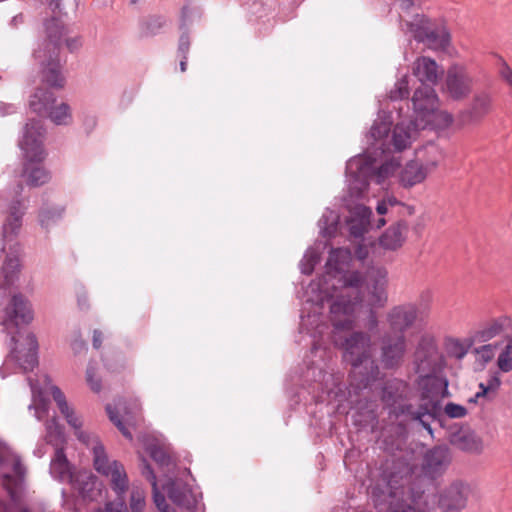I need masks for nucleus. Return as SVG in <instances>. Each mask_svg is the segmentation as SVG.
<instances>
[{
	"label": "nucleus",
	"mask_w": 512,
	"mask_h": 512,
	"mask_svg": "<svg viewBox=\"0 0 512 512\" xmlns=\"http://www.w3.org/2000/svg\"><path fill=\"white\" fill-rule=\"evenodd\" d=\"M413 108L415 113V129H410L404 123L397 124L389 134V124L382 122L375 124L371 129V136L375 140V149H381V161L384 163L378 169L376 177L384 180L394 176L398 170V161L395 157L389 158L384 146L392 144L395 150L406 148L416 134V129L432 125L436 128H446L452 122L449 113L440 109L439 100L430 86L419 87L413 95Z\"/></svg>",
	"instance_id": "f257e3e1"
},
{
	"label": "nucleus",
	"mask_w": 512,
	"mask_h": 512,
	"mask_svg": "<svg viewBox=\"0 0 512 512\" xmlns=\"http://www.w3.org/2000/svg\"><path fill=\"white\" fill-rule=\"evenodd\" d=\"M474 370L484 371L488 367H495L486 383L479 384V391L475 398L479 399L496 391L501 380L499 373L512 372V334L506 339L496 340L476 347L473 352Z\"/></svg>",
	"instance_id": "f03ea898"
},
{
	"label": "nucleus",
	"mask_w": 512,
	"mask_h": 512,
	"mask_svg": "<svg viewBox=\"0 0 512 512\" xmlns=\"http://www.w3.org/2000/svg\"><path fill=\"white\" fill-rule=\"evenodd\" d=\"M43 129L39 121H33L26 126L21 149L25 153L26 163L23 177L31 185H42L49 179L48 172L41 165Z\"/></svg>",
	"instance_id": "7ed1b4c3"
},
{
	"label": "nucleus",
	"mask_w": 512,
	"mask_h": 512,
	"mask_svg": "<svg viewBox=\"0 0 512 512\" xmlns=\"http://www.w3.org/2000/svg\"><path fill=\"white\" fill-rule=\"evenodd\" d=\"M29 103L35 112L46 115L56 125L72 123L71 107L63 101H58L50 90L38 89L31 96Z\"/></svg>",
	"instance_id": "20e7f679"
},
{
	"label": "nucleus",
	"mask_w": 512,
	"mask_h": 512,
	"mask_svg": "<svg viewBox=\"0 0 512 512\" xmlns=\"http://www.w3.org/2000/svg\"><path fill=\"white\" fill-rule=\"evenodd\" d=\"M46 439L53 445L55 450V456L51 463L52 473L61 479L72 480L73 476L70 472V467L62 453V445L66 440L65 432L63 427L54 418L46 423Z\"/></svg>",
	"instance_id": "39448f33"
},
{
	"label": "nucleus",
	"mask_w": 512,
	"mask_h": 512,
	"mask_svg": "<svg viewBox=\"0 0 512 512\" xmlns=\"http://www.w3.org/2000/svg\"><path fill=\"white\" fill-rule=\"evenodd\" d=\"M511 334L512 319L508 316H500L485 323L476 332V338L482 342L491 343L496 340L506 339Z\"/></svg>",
	"instance_id": "423d86ee"
},
{
	"label": "nucleus",
	"mask_w": 512,
	"mask_h": 512,
	"mask_svg": "<svg viewBox=\"0 0 512 512\" xmlns=\"http://www.w3.org/2000/svg\"><path fill=\"white\" fill-rule=\"evenodd\" d=\"M33 317L29 301L22 295H14L5 309L4 322L16 326L24 325L29 324Z\"/></svg>",
	"instance_id": "0eeeda50"
},
{
	"label": "nucleus",
	"mask_w": 512,
	"mask_h": 512,
	"mask_svg": "<svg viewBox=\"0 0 512 512\" xmlns=\"http://www.w3.org/2000/svg\"><path fill=\"white\" fill-rule=\"evenodd\" d=\"M0 469L4 477V486L13 493L21 480L22 468L18 459L6 448H0Z\"/></svg>",
	"instance_id": "6e6552de"
},
{
	"label": "nucleus",
	"mask_w": 512,
	"mask_h": 512,
	"mask_svg": "<svg viewBox=\"0 0 512 512\" xmlns=\"http://www.w3.org/2000/svg\"><path fill=\"white\" fill-rule=\"evenodd\" d=\"M447 91L455 99L466 96L471 87V78L462 66H453L447 75Z\"/></svg>",
	"instance_id": "1a4fd4ad"
},
{
	"label": "nucleus",
	"mask_w": 512,
	"mask_h": 512,
	"mask_svg": "<svg viewBox=\"0 0 512 512\" xmlns=\"http://www.w3.org/2000/svg\"><path fill=\"white\" fill-rule=\"evenodd\" d=\"M375 163L376 159L371 158L370 155L366 156L365 158H354L348 162L347 171L350 175L355 176L354 183L351 187L352 190H361L366 177L375 171Z\"/></svg>",
	"instance_id": "9d476101"
},
{
	"label": "nucleus",
	"mask_w": 512,
	"mask_h": 512,
	"mask_svg": "<svg viewBox=\"0 0 512 512\" xmlns=\"http://www.w3.org/2000/svg\"><path fill=\"white\" fill-rule=\"evenodd\" d=\"M468 492L465 484L453 483L441 496L440 505L448 511L459 510L465 506Z\"/></svg>",
	"instance_id": "9b49d317"
},
{
	"label": "nucleus",
	"mask_w": 512,
	"mask_h": 512,
	"mask_svg": "<svg viewBox=\"0 0 512 512\" xmlns=\"http://www.w3.org/2000/svg\"><path fill=\"white\" fill-rule=\"evenodd\" d=\"M413 72L422 83L421 86H427L426 83L434 84L441 74L435 61L428 57L418 58L414 63Z\"/></svg>",
	"instance_id": "f8f14e48"
},
{
	"label": "nucleus",
	"mask_w": 512,
	"mask_h": 512,
	"mask_svg": "<svg viewBox=\"0 0 512 512\" xmlns=\"http://www.w3.org/2000/svg\"><path fill=\"white\" fill-rule=\"evenodd\" d=\"M436 163L424 165L419 162L409 163L401 172L400 180L405 186H413L425 180L427 175L435 168Z\"/></svg>",
	"instance_id": "ddd939ff"
},
{
	"label": "nucleus",
	"mask_w": 512,
	"mask_h": 512,
	"mask_svg": "<svg viewBox=\"0 0 512 512\" xmlns=\"http://www.w3.org/2000/svg\"><path fill=\"white\" fill-rule=\"evenodd\" d=\"M38 348L37 340L34 335L28 333L23 342L17 345V353L19 354V359L23 361V366L25 369L32 368L36 362V351Z\"/></svg>",
	"instance_id": "4468645a"
},
{
	"label": "nucleus",
	"mask_w": 512,
	"mask_h": 512,
	"mask_svg": "<svg viewBox=\"0 0 512 512\" xmlns=\"http://www.w3.org/2000/svg\"><path fill=\"white\" fill-rule=\"evenodd\" d=\"M407 228L404 224L398 223L390 227L380 238V245L384 249L395 250L402 246L405 240Z\"/></svg>",
	"instance_id": "2eb2a0df"
},
{
	"label": "nucleus",
	"mask_w": 512,
	"mask_h": 512,
	"mask_svg": "<svg viewBox=\"0 0 512 512\" xmlns=\"http://www.w3.org/2000/svg\"><path fill=\"white\" fill-rule=\"evenodd\" d=\"M453 442L461 449L477 452L483 447L481 438L470 429H461L453 439Z\"/></svg>",
	"instance_id": "dca6fc26"
},
{
	"label": "nucleus",
	"mask_w": 512,
	"mask_h": 512,
	"mask_svg": "<svg viewBox=\"0 0 512 512\" xmlns=\"http://www.w3.org/2000/svg\"><path fill=\"white\" fill-rule=\"evenodd\" d=\"M160 484L158 482L153 483L154 488V499L155 503L160 510V512H172L167 505H165V497L164 494L166 493L170 499H172L174 502H178L180 504L186 505L188 508L191 507L189 503H185L184 500L180 498V496L176 493L175 490V484H170L167 487L162 486L163 492L159 491Z\"/></svg>",
	"instance_id": "f3484780"
},
{
	"label": "nucleus",
	"mask_w": 512,
	"mask_h": 512,
	"mask_svg": "<svg viewBox=\"0 0 512 512\" xmlns=\"http://www.w3.org/2000/svg\"><path fill=\"white\" fill-rule=\"evenodd\" d=\"M371 211L362 205L356 206L351 211L350 229L354 235H361L369 224Z\"/></svg>",
	"instance_id": "a211bd4d"
},
{
	"label": "nucleus",
	"mask_w": 512,
	"mask_h": 512,
	"mask_svg": "<svg viewBox=\"0 0 512 512\" xmlns=\"http://www.w3.org/2000/svg\"><path fill=\"white\" fill-rule=\"evenodd\" d=\"M75 486L84 498H94V487L97 482L89 473L84 472L77 476Z\"/></svg>",
	"instance_id": "6ab92c4d"
},
{
	"label": "nucleus",
	"mask_w": 512,
	"mask_h": 512,
	"mask_svg": "<svg viewBox=\"0 0 512 512\" xmlns=\"http://www.w3.org/2000/svg\"><path fill=\"white\" fill-rule=\"evenodd\" d=\"M44 73L45 80L50 86L57 88L63 86L64 77L60 72L59 63L53 62L49 64Z\"/></svg>",
	"instance_id": "aec40b11"
},
{
	"label": "nucleus",
	"mask_w": 512,
	"mask_h": 512,
	"mask_svg": "<svg viewBox=\"0 0 512 512\" xmlns=\"http://www.w3.org/2000/svg\"><path fill=\"white\" fill-rule=\"evenodd\" d=\"M351 310H352V308L347 304L346 300H344V299L339 300L332 305V313L334 315H338L341 312H343V314H345V315H348L351 312ZM334 321H335V325H336L337 329H345L346 326H348L350 324L349 320L342 323L340 318H337V316H335Z\"/></svg>",
	"instance_id": "412c9836"
},
{
	"label": "nucleus",
	"mask_w": 512,
	"mask_h": 512,
	"mask_svg": "<svg viewBox=\"0 0 512 512\" xmlns=\"http://www.w3.org/2000/svg\"><path fill=\"white\" fill-rule=\"evenodd\" d=\"M86 381L93 391H99L101 388V378L98 373V368L90 365L86 371Z\"/></svg>",
	"instance_id": "4be33fe9"
},
{
	"label": "nucleus",
	"mask_w": 512,
	"mask_h": 512,
	"mask_svg": "<svg viewBox=\"0 0 512 512\" xmlns=\"http://www.w3.org/2000/svg\"><path fill=\"white\" fill-rule=\"evenodd\" d=\"M443 410L450 418H463L467 414V409L464 406L453 402L445 404Z\"/></svg>",
	"instance_id": "5701e85b"
},
{
	"label": "nucleus",
	"mask_w": 512,
	"mask_h": 512,
	"mask_svg": "<svg viewBox=\"0 0 512 512\" xmlns=\"http://www.w3.org/2000/svg\"><path fill=\"white\" fill-rule=\"evenodd\" d=\"M349 257V252L345 249H338L336 251H333L329 257L328 265L330 268L335 270H341L342 268L339 267V262L341 260H345Z\"/></svg>",
	"instance_id": "b1692460"
},
{
	"label": "nucleus",
	"mask_w": 512,
	"mask_h": 512,
	"mask_svg": "<svg viewBox=\"0 0 512 512\" xmlns=\"http://www.w3.org/2000/svg\"><path fill=\"white\" fill-rule=\"evenodd\" d=\"M130 507L133 512H140L144 507V493L136 489L131 492Z\"/></svg>",
	"instance_id": "393cba45"
},
{
	"label": "nucleus",
	"mask_w": 512,
	"mask_h": 512,
	"mask_svg": "<svg viewBox=\"0 0 512 512\" xmlns=\"http://www.w3.org/2000/svg\"><path fill=\"white\" fill-rule=\"evenodd\" d=\"M149 452H150L151 457L155 461H157L161 464L164 463V460L166 458V452L163 450V448H161V447L149 448Z\"/></svg>",
	"instance_id": "a878e982"
},
{
	"label": "nucleus",
	"mask_w": 512,
	"mask_h": 512,
	"mask_svg": "<svg viewBox=\"0 0 512 512\" xmlns=\"http://www.w3.org/2000/svg\"><path fill=\"white\" fill-rule=\"evenodd\" d=\"M107 412L109 414L110 420L115 423V425L118 426V428L122 431V433L126 436H130V434L127 432V430L122 425V421L118 418L115 411L109 406L107 407Z\"/></svg>",
	"instance_id": "bb28decb"
},
{
	"label": "nucleus",
	"mask_w": 512,
	"mask_h": 512,
	"mask_svg": "<svg viewBox=\"0 0 512 512\" xmlns=\"http://www.w3.org/2000/svg\"><path fill=\"white\" fill-rule=\"evenodd\" d=\"M395 204H396V201L391 197L384 199L382 202H380L377 205L378 214H380V215L385 214L388 211V208L394 206Z\"/></svg>",
	"instance_id": "cd10ccee"
},
{
	"label": "nucleus",
	"mask_w": 512,
	"mask_h": 512,
	"mask_svg": "<svg viewBox=\"0 0 512 512\" xmlns=\"http://www.w3.org/2000/svg\"><path fill=\"white\" fill-rule=\"evenodd\" d=\"M411 30L414 33L415 37L419 39H424V37H429L430 33L428 31V28L425 27V29L422 31L421 29H415L414 24L411 25Z\"/></svg>",
	"instance_id": "c85d7f7f"
},
{
	"label": "nucleus",
	"mask_w": 512,
	"mask_h": 512,
	"mask_svg": "<svg viewBox=\"0 0 512 512\" xmlns=\"http://www.w3.org/2000/svg\"><path fill=\"white\" fill-rule=\"evenodd\" d=\"M63 1L64 0H42V2L46 5H48L49 7H51V9L55 10V9H61L62 5H63Z\"/></svg>",
	"instance_id": "c756f323"
},
{
	"label": "nucleus",
	"mask_w": 512,
	"mask_h": 512,
	"mask_svg": "<svg viewBox=\"0 0 512 512\" xmlns=\"http://www.w3.org/2000/svg\"><path fill=\"white\" fill-rule=\"evenodd\" d=\"M433 384L437 385L440 390H442V393L445 394L447 383L443 382L441 379H433Z\"/></svg>",
	"instance_id": "7c9ffc66"
},
{
	"label": "nucleus",
	"mask_w": 512,
	"mask_h": 512,
	"mask_svg": "<svg viewBox=\"0 0 512 512\" xmlns=\"http://www.w3.org/2000/svg\"><path fill=\"white\" fill-rule=\"evenodd\" d=\"M19 266V263L17 260H11L9 263L5 265L3 268L4 271H7L8 269H12L13 271L16 270Z\"/></svg>",
	"instance_id": "2f4dec72"
},
{
	"label": "nucleus",
	"mask_w": 512,
	"mask_h": 512,
	"mask_svg": "<svg viewBox=\"0 0 512 512\" xmlns=\"http://www.w3.org/2000/svg\"><path fill=\"white\" fill-rule=\"evenodd\" d=\"M425 410L427 414L435 415L438 412V407L435 404H431Z\"/></svg>",
	"instance_id": "473e14b6"
},
{
	"label": "nucleus",
	"mask_w": 512,
	"mask_h": 512,
	"mask_svg": "<svg viewBox=\"0 0 512 512\" xmlns=\"http://www.w3.org/2000/svg\"><path fill=\"white\" fill-rule=\"evenodd\" d=\"M407 94H408V91H407L406 86H404V84L401 83L398 88V97L402 98V97H405Z\"/></svg>",
	"instance_id": "72a5a7b5"
},
{
	"label": "nucleus",
	"mask_w": 512,
	"mask_h": 512,
	"mask_svg": "<svg viewBox=\"0 0 512 512\" xmlns=\"http://www.w3.org/2000/svg\"><path fill=\"white\" fill-rule=\"evenodd\" d=\"M442 454H443L442 450H435V451H433L432 455H431V460L430 461L437 460V461L440 462L439 459H440V457H442Z\"/></svg>",
	"instance_id": "f704fd0d"
},
{
	"label": "nucleus",
	"mask_w": 512,
	"mask_h": 512,
	"mask_svg": "<svg viewBox=\"0 0 512 512\" xmlns=\"http://www.w3.org/2000/svg\"><path fill=\"white\" fill-rule=\"evenodd\" d=\"M448 42V36L445 32H442L440 45L443 46Z\"/></svg>",
	"instance_id": "c9c22d12"
},
{
	"label": "nucleus",
	"mask_w": 512,
	"mask_h": 512,
	"mask_svg": "<svg viewBox=\"0 0 512 512\" xmlns=\"http://www.w3.org/2000/svg\"><path fill=\"white\" fill-rule=\"evenodd\" d=\"M188 46H189V43L187 41H184L183 39L181 40L180 42V48L182 50H187L188 49Z\"/></svg>",
	"instance_id": "e433bc0d"
},
{
	"label": "nucleus",
	"mask_w": 512,
	"mask_h": 512,
	"mask_svg": "<svg viewBox=\"0 0 512 512\" xmlns=\"http://www.w3.org/2000/svg\"><path fill=\"white\" fill-rule=\"evenodd\" d=\"M354 278H355V280H354V281H352L351 279H345V282H346L347 284H349V285H353V284H354V282H358V280H359V277H358V276H354Z\"/></svg>",
	"instance_id": "4c0bfd02"
},
{
	"label": "nucleus",
	"mask_w": 512,
	"mask_h": 512,
	"mask_svg": "<svg viewBox=\"0 0 512 512\" xmlns=\"http://www.w3.org/2000/svg\"><path fill=\"white\" fill-rule=\"evenodd\" d=\"M180 68H181L182 72H184L186 70V62L185 61H181Z\"/></svg>",
	"instance_id": "58836bf2"
},
{
	"label": "nucleus",
	"mask_w": 512,
	"mask_h": 512,
	"mask_svg": "<svg viewBox=\"0 0 512 512\" xmlns=\"http://www.w3.org/2000/svg\"><path fill=\"white\" fill-rule=\"evenodd\" d=\"M346 346H347V348L350 349V348L354 347V344L351 342V340H347Z\"/></svg>",
	"instance_id": "ea45409f"
},
{
	"label": "nucleus",
	"mask_w": 512,
	"mask_h": 512,
	"mask_svg": "<svg viewBox=\"0 0 512 512\" xmlns=\"http://www.w3.org/2000/svg\"><path fill=\"white\" fill-rule=\"evenodd\" d=\"M364 256H365V254H364V253H362L361 251H359V252H358V257H359V258H364Z\"/></svg>",
	"instance_id": "a19ab883"
},
{
	"label": "nucleus",
	"mask_w": 512,
	"mask_h": 512,
	"mask_svg": "<svg viewBox=\"0 0 512 512\" xmlns=\"http://www.w3.org/2000/svg\"><path fill=\"white\" fill-rule=\"evenodd\" d=\"M385 221L383 219L379 220V224H378V227L384 225Z\"/></svg>",
	"instance_id": "79ce46f5"
},
{
	"label": "nucleus",
	"mask_w": 512,
	"mask_h": 512,
	"mask_svg": "<svg viewBox=\"0 0 512 512\" xmlns=\"http://www.w3.org/2000/svg\"><path fill=\"white\" fill-rule=\"evenodd\" d=\"M2 510H3V507H2V505L0 504V512H2Z\"/></svg>",
	"instance_id": "37998d69"
}]
</instances>
